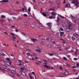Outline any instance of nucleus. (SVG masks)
I'll use <instances>...</instances> for the list:
<instances>
[{
  "label": "nucleus",
  "mask_w": 79,
  "mask_h": 79,
  "mask_svg": "<svg viewBox=\"0 0 79 79\" xmlns=\"http://www.w3.org/2000/svg\"><path fill=\"white\" fill-rule=\"evenodd\" d=\"M71 3H72L75 4V5H76V6H77L78 4H79V2L77 0H73Z\"/></svg>",
  "instance_id": "1"
},
{
  "label": "nucleus",
  "mask_w": 79,
  "mask_h": 79,
  "mask_svg": "<svg viewBox=\"0 0 79 79\" xmlns=\"http://www.w3.org/2000/svg\"><path fill=\"white\" fill-rule=\"evenodd\" d=\"M20 72L21 73L22 76H23V77H26V75L25 72L22 70H20Z\"/></svg>",
  "instance_id": "2"
},
{
  "label": "nucleus",
  "mask_w": 79,
  "mask_h": 79,
  "mask_svg": "<svg viewBox=\"0 0 79 79\" xmlns=\"http://www.w3.org/2000/svg\"><path fill=\"white\" fill-rule=\"evenodd\" d=\"M52 16H53V19H55V16H56V15H57V13L54 12H52Z\"/></svg>",
  "instance_id": "3"
},
{
  "label": "nucleus",
  "mask_w": 79,
  "mask_h": 79,
  "mask_svg": "<svg viewBox=\"0 0 79 79\" xmlns=\"http://www.w3.org/2000/svg\"><path fill=\"white\" fill-rule=\"evenodd\" d=\"M68 27L69 28H70V29H72L73 28V27L72 26V23H68Z\"/></svg>",
  "instance_id": "4"
},
{
  "label": "nucleus",
  "mask_w": 79,
  "mask_h": 79,
  "mask_svg": "<svg viewBox=\"0 0 79 79\" xmlns=\"http://www.w3.org/2000/svg\"><path fill=\"white\" fill-rule=\"evenodd\" d=\"M46 25H48V27H52V24L51 23H47L46 24Z\"/></svg>",
  "instance_id": "5"
},
{
  "label": "nucleus",
  "mask_w": 79,
  "mask_h": 79,
  "mask_svg": "<svg viewBox=\"0 0 79 79\" xmlns=\"http://www.w3.org/2000/svg\"><path fill=\"white\" fill-rule=\"evenodd\" d=\"M2 68H3L4 71H8V70L6 69V67L4 65L2 66Z\"/></svg>",
  "instance_id": "6"
},
{
  "label": "nucleus",
  "mask_w": 79,
  "mask_h": 79,
  "mask_svg": "<svg viewBox=\"0 0 79 79\" xmlns=\"http://www.w3.org/2000/svg\"><path fill=\"white\" fill-rule=\"evenodd\" d=\"M31 73H32V74L33 75H34V76H35V77L36 79H38V76L37 75L35 76V73H34V72H32Z\"/></svg>",
  "instance_id": "7"
},
{
  "label": "nucleus",
  "mask_w": 79,
  "mask_h": 79,
  "mask_svg": "<svg viewBox=\"0 0 79 79\" xmlns=\"http://www.w3.org/2000/svg\"><path fill=\"white\" fill-rule=\"evenodd\" d=\"M72 29H70V28L68 27L65 29V30L67 32H69V31H70V30Z\"/></svg>",
  "instance_id": "8"
},
{
  "label": "nucleus",
  "mask_w": 79,
  "mask_h": 79,
  "mask_svg": "<svg viewBox=\"0 0 79 79\" xmlns=\"http://www.w3.org/2000/svg\"><path fill=\"white\" fill-rule=\"evenodd\" d=\"M9 1V0H2L0 1V2H5V3H6Z\"/></svg>",
  "instance_id": "9"
},
{
  "label": "nucleus",
  "mask_w": 79,
  "mask_h": 79,
  "mask_svg": "<svg viewBox=\"0 0 79 79\" xmlns=\"http://www.w3.org/2000/svg\"><path fill=\"white\" fill-rule=\"evenodd\" d=\"M63 74H64V75H68V74H69V73H68V72H67V71H66L64 72V73H63Z\"/></svg>",
  "instance_id": "10"
},
{
  "label": "nucleus",
  "mask_w": 79,
  "mask_h": 79,
  "mask_svg": "<svg viewBox=\"0 0 79 79\" xmlns=\"http://www.w3.org/2000/svg\"><path fill=\"white\" fill-rule=\"evenodd\" d=\"M76 51L75 52V55H77V54L79 53V51L77 50V49H76Z\"/></svg>",
  "instance_id": "11"
},
{
  "label": "nucleus",
  "mask_w": 79,
  "mask_h": 79,
  "mask_svg": "<svg viewBox=\"0 0 79 79\" xmlns=\"http://www.w3.org/2000/svg\"><path fill=\"white\" fill-rule=\"evenodd\" d=\"M44 66L45 68H48V69H50V66H48L47 65H44Z\"/></svg>",
  "instance_id": "12"
},
{
  "label": "nucleus",
  "mask_w": 79,
  "mask_h": 79,
  "mask_svg": "<svg viewBox=\"0 0 79 79\" xmlns=\"http://www.w3.org/2000/svg\"><path fill=\"white\" fill-rule=\"evenodd\" d=\"M21 33L22 35H23L24 36H25L26 37V34L24 32H21Z\"/></svg>",
  "instance_id": "13"
},
{
  "label": "nucleus",
  "mask_w": 79,
  "mask_h": 79,
  "mask_svg": "<svg viewBox=\"0 0 79 79\" xmlns=\"http://www.w3.org/2000/svg\"><path fill=\"white\" fill-rule=\"evenodd\" d=\"M62 25L64 27H66V23L64 22H63Z\"/></svg>",
  "instance_id": "14"
},
{
  "label": "nucleus",
  "mask_w": 79,
  "mask_h": 79,
  "mask_svg": "<svg viewBox=\"0 0 79 79\" xmlns=\"http://www.w3.org/2000/svg\"><path fill=\"white\" fill-rule=\"evenodd\" d=\"M30 26L31 27H35V25H34V24H31Z\"/></svg>",
  "instance_id": "15"
},
{
  "label": "nucleus",
  "mask_w": 79,
  "mask_h": 79,
  "mask_svg": "<svg viewBox=\"0 0 79 79\" xmlns=\"http://www.w3.org/2000/svg\"><path fill=\"white\" fill-rule=\"evenodd\" d=\"M22 11H23V12H26L27 11V10H25L24 8L22 9Z\"/></svg>",
  "instance_id": "16"
},
{
  "label": "nucleus",
  "mask_w": 79,
  "mask_h": 79,
  "mask_svg": "<svg viewBox=\"0 0 79 79\" xmlns=\"http://www.w3.org/2000/svg\"><path fill=\"white\" fill-rule=\"evenodd\" d=\"M9 76H13V73L11 72H9Z\"/></svg>",
  "instance_id": "17"
},
{
  "label": "nucleus",
  "mask_w": 79,
  "mask_h": 79,
  "mask_svg": "<svg viewBox=\"0 0 79 79\" xmlns=\"http://www.w3.org/2000/svg\"><path fill=\"white\" fill-rule=\"evenodd\" d=\"M65 6L66 8H67V7H70V4H66L65 5Z\"/></svg>",
  "instance_id": "18"
},
{
  "label": "nucleus",
  "mask_w": 79,
  "mask_h": 79,
  "mask_svg": "<svg viewBox=\"0 0 79 79\" xmlns=\"http://www.w3.org/2000/svg\"><path fill=\"white\" fill-rule=\"evenodd\" d=\"M56 21L58 25H59L60 24V21L58 19H57Z\"/></svg>",
  "instance_id": "19"
},
{
  "label": "nucleus",
  "mask_w": 79,
  "mask_h": 79,
  "mask_svg": "<svg viewBox=\"0 0 79 79\" xmlns=\"http://www.w3.org/2000/svg\"><path fill=\"white\" fill-rule=\"evenodd\" d=\"M24 24L26 26H29V23L27 22H25Z\"/></svg>",
  "instance_id": "20"
},
{
  "label": "nucleus",
  "mask_w": 79,
  "mask_h": 79,
  "mask_svg": "<svg viewBox=\"0 0 79 79\" xmlns=\"http://www.w3.org/2000/svg\"><path fill=\"white\" fill-rule=\"evenodd\" d=\"M36 51L38 52V53H40L41 52V51L40 50L36 49Z\"/></svg>",
  "instance_id": "21"
},
{
  "label": "nucleus",
  "mask_w": 79,
  "mask_h": 79,
  "mask_svg": "<svg viewBox=\"0 0 79 79\" xmlns=\"http://www.w3.org/2000/svg\"><path fill=\"white\" fill-rule=\"evenodd\" d=\"M42 15L44 16V17H46V16H47V14L45 13H43L42 14Z\"/></svg>",
  "instance_id": "22"
},
{
  "label": "nucleus",
  "mask_w": 79,
  "mask_h": 79,
  "mask_svg": "<svg viewBox=\"0 0 79 79\" xmlns=\"http://www.w3.org/2000/svg\"><path fill=\"white\" fill-rule=\"evenodd\" d=\"M52 46V45H51V44H49L48 46V48H50V47H51Z\"/></svg>",
  "instance_id": "23"
},
{
  "label": "nucleus",
  "mask_w": 79,
  "mask_h": 79,
  "mask_svg": "<svg viewBox=\"0 0 79 79\" xmlns=\"http://www.w3.org/2000/svg\"><path fill=\"white\" fill-rule=\"evenodd\" d=\"M61 48V46L60 45H57V48Z\"/></svg>",
  "instance_id": "24"
},
{
  "label": "nucleus",
  "mask_w": 79,
  "mask_h": 79,
  "mask_svg": "<svg viewBox=\"0 0 79 79\" xmlns=\"http://www.w3.org/2000/svg\"><path fill=\"white\" fill-rule=\"evenodd\" d=\"M74 35L75 36V37H77L79 36V35H78V34H74Z\"/></svg>",
  "instance_id": "25"
},
{
  "label": "nucleus",
  "mask_w": 79,
  "mask_h": 79,
  "mask_svg": "<svg viewBox=\"0 0 79 79\" xmlns=\"http://www.w3.org/2000/svg\"><path fill=\"white\" fill-rule=\"evenodd\" d=\"M48 54L50 55V56H52V55H54V54L52 53L50 54V53H48Z\"/></svg>",
  "instance_id": "26"
},
{
  "label": "nucleus",
  "mask_w": 79,
  "mask_h": 79,
  "mask_svg": "<svg viewBox=\"0 0 79 79\" xmlns=\"http://www.w3.org/2000/svg\"><path fill=\"white\" fill-rule=\"evenodd\" d=\"M2 18H5L6 17L3 15H2L1 17Z\"/></svg>",
  "instance_id": "27"
},
{
  "label": "nucleus",
  "mask_w": 79,
  "mask_h": 79,
  "mask_svg": "<svg viewBox=\"0 0 79 79\" xmlns=\"http://www.w3.org/2000/svg\"><path fill=\"white\" fill-rule=\"evenodd\" d=\"M6 60H7V61H10V58H7L6 59Z\"/></svg>",
  "instance_id": "28"
},
{
  "label": "nucleus",
  "mask_w": 79,
  "mask_h": 79,
  "mask_svg": "<svg viewBox=\"0 0 79 79\" xmlns=\"http://www.w3.org/2000/svg\"><path fill=\"white\" fill-rule=\"evenodd\" d=\"M39 29H43V28L42 27L40 26L39 27Z\"/></svg>",
  "instance_id": "29"
},
{
  "label": "nucleus",
  "mask_w": 79,
  "mask_h": 79,
  "mask_svg": "<svg viewBox=\"0 0 79 79\" xmlns=\"http://www.w3.org/2000/svg\"><path fill=\"white\" fill-rule=\"evenodd\" d=\"M7 20L9 21V23H10V19H9V18H7Z\"/></svg>",
  "instance_id": "30"
},
{
  "label": "nucleus",
  "mask_w": 79,
  "mask_h": 79,
  "mask_svg": "<svg viewBox=\"0 0 79 79\" xmlns=\"http://www.w3.org/2000/svg\"><path fill=\"white\" fill-rule=\"evenodd\" d=\"M36 41V40H35V39H33L32 40V41H33V42H35Z\"/></svg>",
  "instance_id": "31"
},
{
  "label": "nucleus",
  "mask_w": 79,
  "mask_h": 79,
  "mask_svg": "<svg viewBox=\"0 0 79 79\" xmlns=\"http://www.w3.org/2000/svg\"><path fill=\"white\" fill-rule=\"evenodd\" d=\"M12 63V62L10 61L9 62V65H11V63Z\"/></svg>",
  "instance_id": "32"
},
{
  "label": "nucleus",
  "mask_w": 79,
  "mask_h": 79,
  "mask_svg": "<svg viewBox=\"0 0 79 79\" xmlns=\"http://www.w3.org/2000/svg\"><path fill=\"white\" fill-rule=\"evenodd\" d=\"M60 17H61V18H62V19H64V17L62 16L61 15H60Z\"/></svg>",
  "instance_id": "33"
},
{
  "label": "nucleus",
  "mask_w": 79,
  "mask_h": 79,
  "mask_svg": "<svg viewBox=\"0 0 79 79\" xmlns=\"http://www.w3.org/2000/svg\"><path fill=\"white\" fill-rule=\"evenodd\" d=\"M27 55H28V56H31V54L29 53H27Z\"/></svg>",
  "instance_id": "34"
},
{
  "label": "nucleus",
  "mask_w": 79,
  "mask_h": 79,
  "mask_svg": "<svg viewBox=\"0 0 79 79\" xmlns=\"http://www.w3.org/2000/svg\"><path fill=\"white\" fill-rule=\"evenodd\" d=\"M63 59H64V60H68V59H67V58H66V57H64Z\"/></svg>",
  "instance_id": "35"
},
{
  "label": "nucleus",
  "mask_w": 79,
  "mask_h": 79,
  "mask_svg": "<svg viewBox=\"0 0 79 79\" xmlns=\"http://www.w3.org/2000/svg\"><path fill=\"white\" fill-rule=\"evenodd\" d=\"M11 72L12 73H15V71L14 70H11Z\"/></svg>",
  "instance_id": "36"
},
{
  "label": "nucleus",
  "mask_w": 79,
  "mask_h": 79,
  "mask_svg": "<svg viewBox=\"0 0 79 79\" xmlns=\"http://www.w3.org/2000/svg\"><path fill=\"white\" fill-rule=\"evenodd\" d=\"M16 76H18V77H20V75H19V74H18V73L16 74Z\"/></svg>",
  "instance_id": "37"
},
{
  "label": "nucleus",
  "mask_w": 79,
  "mask_h": 79,
  "mask_svg": "<svg viewBox=\"0 0 79 79\" xmlns=\"http://www.w3.org/2000/svg\"><path fill=\"white\" fill-rule=\"evenodd\" d=\"M55 39L53 38L52 39V41H53V42H55Z\"/></svg>",
  "instance_id": "38"
},
{
  "label": "nucleus",
  "mask_w": 79,
  "mask_h": 79,
  "mask_svg": "<svg viewBox=\"0 0 79 79\" xmlns=\"http://www.w3.org/2000/svg\"><path fill=\"white\" fill-rule=\"evenodd\" d=\"M35 64H36L37 65H39V64H40V63H39L37 62H35Z\"/></svg>",
  "instance_id": "39"
},
{
  "label": "nucleus",
  "mask_w": 79,
  "mask_h": 79,
  "mask_svg": "<svg viewBox=\"0 0 79 79\" xmlns=\"http://www.w3.org/2000/svg\"><path fill=\"white\" fill-rule=\"evenodd\" d=\"M60 30L61 31H63V28H60Z\"/></svg>",
  "instance_id": "40"
},
{
  "label": "nucleus",
  "mask_w": 79,
  "mask_h": 79,
  "mask_svg": "<svg viewBox=\"0 0 79 79\" xmlns=\"http://www.w3.org/2000/svg\"><path fill=\"white\" fill-rule=\"evenodd\" d=\"M48 37L49 39H52L53 37V36L50 35L48 36Z\"/></svg>",
  "instance_id": "41"
},
{
  "label": "nucleus",
  "mask_w": 79,
  "mask_h": 79,
  "mask_svg": "<svg viewBox=\"0 0 79 79\" xmlns=\"http://www.w3.org/2000/svg\"><path fill=\"white\" fill-rule=\"evenodd\" d=\"M44 42H41V45H44Z\"/></svg>",
  "instance_id": "42"
},
{
  "label": "nucleus",
  "mask_w": 79,
  "mask_h": 79,
  "mask_svg": "<svg viewBox=\"0 0 79 79\" xmlns=\"http://www.w3.org/2000/svg\"><path fill=\"white\" fill-rule=\"evenodd\" d=\"M23 16H25V17L27 16V15L26 14H24L23 15Z\"/></svg>",
  "instance_id": "43"
},
{
  "label": "nucleus",
  "mask_w": 79,
  "mask_h": 79,
  "mask_svg": "<svg viewBox=\"0 0 79 79\" xmlns=\"http://www.w3.org/2000/svg\"><path fill=\"white\" fill-rule=\"evenodd\" d=\"M33 56H37V55H36V54H35V53H33Z\"/></svg>",
  "instance_id": "44"
},
{
  "label": "nucleus",
  "mask_w": 79,
  "mask_h": 79,
  "mask_svg": "<svg viewBox=\"0 0 79 79\" xmlns=\"http://www.w3.org/2000/svg\"><path fill=\"white\" fill-rule=\"evenodd\" d=\"M12 39H16V37L14 36H12Z\"/></svg>",
  "instance_id": "45"
},
{
  "label": "nucleus",
  "mask_w": 79,
  "mask_h": 79,
  "mask_svg": "<svg viewBox=\"0 0 79 79\" xmlns=\"http://www.w3.org/2000/svg\"><path fill=\"white\" fill-rule=\"evenodd\" d=\"M11 34V35H13V36H14L15 35V34H14L12 33H10Z\"/></svg>",
  "instance_id": "46"
},
{
  "label": "nucleus",
  "mask_w": 79,
  "mask_h": 79,
  "mask_svg": "<svg viewBox=\"0 0 79 79\" xmlns=\"http://www.w3.org/2000/svg\"><path fill=\"white\" fill-rule=\"evenodd\" d=\"M49 19H52V18H53V17L52 16H51L49 17Z\"/></svg>",
  "instance_id": "47"
},
{
  "label": "nucleus",
  "mask_w": 79,
  "mask_h": 79,
  "mask_svg": "<svg viewBox=\"0 0 79 79\" xmlns=\"http://www.w3.org/2000/svg\"><path fill=\"white\" fill-rule=\"evenodd\" d=\"M21 69H22V70H24V68L22 67L20 68Z\"/></svg>",
  "instance_id": "48"
},
{
  "label": "nucleus",
  "mask_w": 79,
  "mask_h": 79,
  "mask_svg": "<svg viewBox=\"0 0 79 79\" xmlns=\"http://www.w3.org/2000/svg\"><path fill=\"white\" fill-rule=\"evenodd\" d=\"M24 70L25 71H27V69H26V68H24Z\"/></svg>",
  "instance_id": "49"
},
{
  "label": "nucleus",
  "mask_w": 79,
  "mask_h": 79,
  "mask_svg": "<svg viewBox=\"0 0 79 79\" xmlns=\"http://www.w3.org/2000/svg\"><path fill=\"white\" fill-rule=\"evenodd\" d=\"M77 58H74V60H75V61H77Z\"/></svg>",
  "instance_id": "50"
},
{
  "label": "nucleus",
  "mask_w": 79,
  "mask_h": 79,
  "mask_svg": "<svg viewBox=\"0 0 79 79\" xmlns=\"http://www.w3.org/2000/svg\"><path fill=\"white\" fill-rule=\"evenodd\" d=\"M30 11H31V9L30 8H28V11L29 12H30Z\"/></svg>",
  "instance_id": "51"
},
{
  "label": "nucleus",
  "mask_w": 79,
  "mask_h": 79,
  "mask_svg": "<svg viewBox=\"0 0 79 79\" xmlns=\"http://www.w3.org/2000/svg\"><path fill=\"white\" fill-rule=\"evenodd\" d=\"M48 60L49 61H52V60L50 59H48Z\"/></svg>",
  "instance_id": "52"
},
{
  "label": "nucleus",
  "mask_w": 79,
  "mask_h": 79,
  "mask_svg": "<svg viewBox=\"0 0 79 79\" xmlns=\"http://www.w3.org/2000/svg\"><path fill=\"white\" fill-rule=\"evenodd\" d=\"M71 17H72V18H74V19L75 18L74 16H73V15H71Z\"/></svg>",
  "instance_id": "53"
},
{
  "label": "nucleus",
  "mask_w": 79,
  "mask_h": 79,
  "mask_svg": "<svg viewBox=\"0 0 79 79\" xmlns=\"http://www.w3.org/2000/svg\"><path fill=\"white\" fill-rule=\"evenodd\" d=\"M15 31L16 32H18L19 30H18L16 29Z\"/></svg>",
  "instance_id": "54"
},
{
  "label": "nucleus",
  "mask_w": 79,
  "mask_h": 79,
  "mask_svg": "<svg viewBox=\"0 0 79 79\" xmlns=\"http://www.w3.org/2000/svg\"><path fill=\"white\" fill-rule=\"evenodd\" d=\"M60 70H63V68H62V67H60Z\"/></svg>",
  "instance_id": "55"
},
{
  "label": "nucleus",
  "mask_w": 79,
  "mask_h": 79,
  "mask_svg": "<svg viewBox=\"0 0 79 79\" xmlns=\"http://www.w3.org/2000/svg\"><path fill=\"white\" fill-rule=\"evenodd\" d=\"M12 18L14 19H16V17H12Z\"/></svg>",
  "instance_id": "56"
},
{
  "label": "nucleus",
  "mask_w": 79,
  "mask_h": 79,
  "mask_svg": "<svg viewBox=\"0 0 79 79\" xmlns=\"http://www.w3.org/2000/svg\"><path fill=\"white\" fill-rule=\"evenodd\" d=\"M4 33L5 34H6L7 35H8V33L5 32H4Z\"/></svg>",
  "instance_id": "57"
},
{
  "label": "nucleus",
  "mask_w": 79,
  "mask_h": 79,
  "mask_svg": "<svg viewBox=\"0 0 79 79\" xmlns=\"http://www.w3.org/2000/svg\"><path fill=\"white\" fill-rule=\"evenodd\" d=\"M43 61H44V62H45V63H48V62L46 60H43Z\"/></svg>",
  "instance_id": "58"
},
{
  "label": "nucleus",
  "mask_w": 79,
  "mask_h": 79,
  "mask_svg": "<svg viewBox=\"0 0 79 79\" xmlns=\"http://www.w3.org/2000/svg\"><path fill=\"white\" fill-rule=\"evenodd\" d=\"M60 34H64V32H60Z\"/></svg>",
  "instance_id": "59"
},
{
  "label": "nucleus",
  "mask_w": 79,
  "mask_h": 79,
  "mask_svg": "<svg viewBox=\"0 0 79 79\" xmlns=\"http://www.w3.org/2000/svg\"><path fill=\"white\" fill-rule=\"evenodd\" d=\"M72 40H74V39H75V38H74V37H72Z\"/></svg>",
  "instance_id": "60"
},
{
  "label": "nucleus",
  "mask_w": 79,
  "mask_h": 79,
  "mask_svg": "<svg viewBox=\"0 0 79 79\" xmlns=\"http://www.w3.org/2000/svg\"><path fill=\"white\" fill-rule=\"evenodd\" d=\"M57 5H60V2H58L56 3Z\"/></svg>",
  "instance_id": "61"
},
{
  "label": "nucleus",
  "mask_w": 79,
  "mask_h": 79,
  "mask_svg": "<svg viewBox=\"0 0 79 79\" xmlns=\"http://www.w3.org/2000/svg\"><path fill=\"white\" fill-rule=\"evenodd\" d=\"M65 50H68V48H64Z\"/></svg>",
  "instance_id": "62"
},
{
  "label": "nucleus",
  "mask_w": 79,
  "mask_h": 79,
  "mask_svg": "<svg viewBox=\"0 0 79 79\" xmlns=\"http://www.w3.org/2000/svg\"><path fill=\"white\" fill-rule=\"evenodd\" d=\"M76 65L77 66H79V64H76Z\"/></svg>",
  "instance_id": "63"
},
{
  "label": "nucleus",
  "mask_w": 79,
  "mask_h": 79,
  "mask_svg": "<svg viewBox=\"0 0 79 79\" xmlns=\"http://www.w3.org/2000/svg\"><path fill=\"white\" fill-rule=\"evenodd\" d=\"M30 77L31 79H32V77L31 76H30Z\"/></svg>",
  "instance_id": "64"
}]
</instances>
